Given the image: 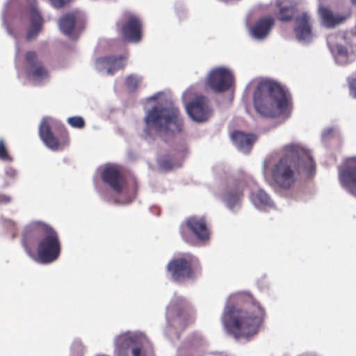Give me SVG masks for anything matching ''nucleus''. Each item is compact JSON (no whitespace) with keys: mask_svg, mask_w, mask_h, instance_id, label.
<instances>
[{"mask_svg":"<svg viewBox=\"0 0 356 356\" xmlns=\"http://www.w3.org/2000/svg\"><path fill=\"white\" fill-rule=\"evenodd\" d=\"M17 177V171L12 166H6L4 169V183L3 188L8 187L10 184L13 183Z\"/></svg>","mask_w":356,"mask_h":356,"instance_id":"7c9ffc66","label":"nucleus"},{"mask_svg":"<svg viewBox=\"0 0 356 356\" xmlns=\"http://www.w3.org/2000/svg\"><path fill=\"white\" fill-rule=\"evenodd\" d=\"M186 111H208L209 100L205 97H198L186 104Z\"/></svg>","mask_w":356,"mask_h":356,"instance_id":"c85d7f7f","label":"nucleus"},{"mask_svg":"<svg viewBox=\"0 0 356 356\" xmlns=\"http://www.w3.org/2000/svg\"><path fill=\"white\" fill-rule=\"evenodd\" d=\"M189 118L197 123L207 121L211 117V113H187Z\"/></svg>","mask_w":356,"mask_h":356,"instance_id":"473e14b6","label":"nucleus"},{"mask_svg":"<svg viewBox=\"0 0 356 356\" xmlns=\"http://www.w3.org/2000/svg\"><path fill=\"white\" fill-rule=\"evenodd\" d=\"M29 17L31 25L27 33V39L31 40L34 39L41 31L42 19L37 8L32 6L29 9Z\"/></svg>","mask_w":356,"mask_h":356,"instance_id":"393cba45","label":"nucleus"},{"mask_svg":"<svg viewBox=\"0 0 356 356\" xmlns=\"http://www.w3.org/2000/svg\"><path fill=\"white\" fill-rule=\"evenodd\" d=\"M234 79L231 72L225 67L216 68L208 75L207 83L215 92L227 90L233 84Z\"/></svg>","mask_w":356,"mask_h":356,"instance_id":"2eb2a0df","label":"nucleus"},{"mask_svg":"<svg viewBox=\"0 0 356 356\" xmlns=\"http://www.w3.org/2000/svg\"><path fill=\"white\" fill-rule=\"evenodd\" d=\"M186 228L191 231L202 245H206L209 243L211 232L207 225L204 217L191 216L186 220L185 224L181 225L180 234L184 241H188V238L185 233Z\"/></svg>","mask_w":356,"mask_h":356,"instance_id":"f8f14e48","label":"nucleus"},{"mask_svg":"<svg viewBox=\"0 0 356 356\" xmlns=\"http://www.w3.org/2000/svg\"><path fill=\"white\" fill-rule=\"evenodd\" d=\"M67 122L72 127L75 129H82L85 127L84 119L81 116L68 118Z\"/></svg>","mask_w":356,"mask_h":356,"instance_id":"f704fd0d","label":"nucleus"},{"mask_svg":"<svg viewBox=\"0 0 356 356\" xmlns=\"http://www.w3.org/2000/svg\"><path fill=\"white\" fill-rule=\"evenodd\" d=\"M85 347L82 342L76 339L73 341L71 345L70 356H83L85 353Z\"/></svg>","mask_w":356,"mask_h":356,"instance_id":"2f4dec72","label":"nucleus"},{"mask_svg":"<svg viewBox=\"0 0 356 356\" xmlns=\"http://www.w3.org/2000/svg\"><path fill=\"white\" fill-rule=\"evenodd\" d=\"M0 160L5 162H12L13 158L9 154L3 139H0Z\"/></svg>","mask_w":356,"mask_h":356,"instance_id":"c9c22d12","label":"nucleus"},{"mask_svg":"<svg viewBox=\"0 0 356 356\" xmlns=\"http://www.w3.org/2000/svg\"><path fill=\"white\" fill-rule=\"evenodd\" d=\"M353 4L356 5V0H351Z\"/></svg>","mask_w":356,"mask_h":356,"instance_id":"79ce46f5","label":"nucleus"},{"mask_svg":"<svg viewBox=\"0 0 356 356\" xmlns=\"http://www.w3.org/2000/svg\"><path fill=\"white\" fill-rule=\"evenodd\" d=\"M263 169L275 187L290 189L300 177L309 178L315 172V163L309 150L298 143L286 145L282 154H270L264 161Z\"/></svg>","mask_w":356,"mask_h":356,"instance_id":"f03ea898","label":"nucleus"},{"mask_svg":"<svg viewBox=\"0 0 356 356\" xmlns=\"http://www.w3.org/2000/svg\"><path fill=\"white\" fill-rule=\"evenodd\" d=\"M148 102H156L149 111H176L178 108L175 104L170 92H159L147 99Z\"/></svg>","mask_w":356,"mask_h":356,"instance_id":"aec40b11","label":"nucleus"},{"mask_svg":"<svg viewBox=\"0 0 356 356\" xmlns=\"http://www.w3.org/2000/svg\"><path fill=\"white\" fill-rule=\"evenodd\" d=\"M193 312L188 301L175 293L166 307L167 326L165 334L170 339H178L179 333L190 323Z\"/></svg>","mask_w":356,"mask_h":356,"instance_id":"39448f33","label":"nucleus"},{"mask_svg":"<svg viewBox=\"0 0 356 356\" xmlns=\"http://www.w3.org/2000/svg\"><path fill=\"white\" fill-rule=\"evenodd\" d=\"M166 275L170 281L184 284L195 281L201 274V265L198 258L191 253L175 255L165 268Z\"/></svg>","mask_w":356,"mask_h":356,"instance_id":"0eeeda50","label":"nucleus"},{"mask_svg":"<svg viewBox=\"0 0 356 356\" xmlns=\"http://www.w3.org/2000/svg\"><path fill=\"white\" fill-rule=\"evenodd\" d=\"M54 126L60 127L63 137L67 138V132L63 126H60L51 118H43L39 126V136L40 139L49 149L53 151L57 150L59 147V143L52 133V129Z\"/></svg>","mask_w":356,"mask_h":356,"instance_id":"4468645a","label":"nucleus"},{"mask_svg":"<svg viewBox=\"0 0 356 356\" xmlns=\"http://www.w3.org/2000/svg\"><path fill=\"white\" fill-rule=\"evenodd\" d=\"M230 138L238 152L248 154L251 152L253 144L257 140V136L252 134H245L241 131H234L231 134Z\"/></svg>","mask_w":356,"mask_h":356,"instance_id":"6ab92c4d","label":"nucleus"},{"mask_svg":"<svg viewBox=\"0 0 356 356\" xmlns=\"http://www.w3.org/2000/svg\"><path fill=\"white\" fill-rule=\"evenodd\" d=\"M257 182L250 189V200L254 207L261 211H268L276 209V206L270 195L263 189L255 188Z\"/></svg>","mask_w":356,"mask_h":356,"instance_id":"f3484780","label":"nucleus"},{"mask_svg":"<svg viewBox=\"0 0 356 356\" xmlns=\"http://www.w3.org/2000/svg\"><path fill=\"white\" fill-rule=\"evenodd\" d=\"M52 228L40 221H33L26 225L22 232V243L26 254L31 258L35 259V254L31 246L38 243Z\"/></svg>","mask_w":356,"mask_h":356,"instance_id":"9b49d317","label":"nucleus"},{"mask_svg":"<svg viewBox=\"0 0 356 356\" xmlns=\"http://www.w3.org/2000/svg\"><path fill=\"white\" fill-rule=\"evenodd\" d=\"M140 81L141 79L139 76L131 74L126 79V86L130 90H133L138 87Z\"/></svg>","mask_w":356,"mask_h":356,"instance_id":"e433bc0d","label":"nucleus"},{"mask_svg":"<svg viewBox=\"0 0 356 356\" xmlns=\"http://www.w3.org/2000/svg\"><path fill=\"white\" fill-rule=\"evenodd\" d=\"M26 70L28 76L35 84L41 83L48 76L46 68L42 65L34 51H29L26 55Z\"/></svg>","mask_w":356,"mask_h":356,"instance_id":"dca6fc26","label":"nucleus"},{"mask_svg":"<svg viewBox=\"0 0 356 356\" xmlns=\"http://www.w3.org/2000/svg\"><path fill=\"white\" fill-rule=\"evenodd\" d=\"M335 131V129L333 127H329L325 129L322 133V139L326 140L332 137Z\"/></svg>","mask_w":356,"mask_h":356,"instance_id":"58836bf2","label":"nucleus"},{"mask_svg":"<svg viewBox=\"0 0 356 356\" xmlns=\"http://www.w3.org/2000/svg\"><path fill=\"white\" fill-rule=\"evenodd\" d=\"M338 172L341 186L356 197V157L345 159Z\"/></svg>","mask_w":356,"mask_h":356,"instance_id":"ddd939ff","label":"nucleus"},{"mask_svg":"<svg viewBox=\"0 0 356 356\" xmlns=\"http://www.w3.org/2000/svg\"><path fill=\"white\" fill-rule=\"evenodd\" d=\"M60 253V243L56 232L51 229L39 240L35 259L40 264H48L56 261Z\"/></svg>","mask_w":356,"mask_h":356,"instance_id":"9d476101","label":"nucleus"},{"mask_svg":"<svg viewBox=\"0 0 356 356\" xmlns=\"http://www.w3.org/2000/svg\"><path fill=\"white\" fill-rule=\"evenodd\" d=\"M141 24L135 16L129 17L127 22L122 27L124 38L132 42H138L140 40Z\"/></svg>","mask_w":356,"mask_h":356,"instance_id":"4be33fe9","label":"nucleus"},{"mask_svg":"<svg viewBox=\"0 0 356 356\" xmlns=\"http://www.w3.org/2000/svg\"><path fill=\"white\" fill-rule=\"evenodd\" d=\"M12 200V197L9 195L0 193V204H8Z\"/></svg>","mask_w":356,"mask_h":356,"instance_id":"ea45409f","label":"nucleus"},{"mask_svg":"<svg viewBox=\"0 0 356 356\" xmlns=\"http://www.w3.org/2000/svg\"><path fill=\"white\" fill-rule=\"evenodd\" d=\"M274 24V19L264 17L259 19L251 29V34L256 39L261 40L268 36Z\"/></svg>","mask_w":356,"mask_h":356,"instance_id":"b1692460","label":"nucleus"},{"mask_svg":"<svg viewBox=\"0 0 356 356\" xmlns=\"http://www.w3.org/2000/svg\"><path fill=\"white\" fill-rule=\"evenodd\" d=\"M76 19L77 16L74 13H69L63 15L58 22L60 31L65 35L70 34L74 29Z\"/></svg>","mask_w":356,"mask_h":356,"instance_id":"cd10ccee","label":"nucleus"},{"mask_svg":"<svg viewBox=\"0 0 356 356\" xmlns=\"http://www.w3.org/2000/svg\"><path fill=\"white\" fill-rule=\"evenodd\" d=\"M114 353L116 356H150L153 344L141 331H126L115 337Z\"/></svg>","mask_w":356,"mask_h":356,"instance_id":"20e7f679","label":"nucleus"},{"mask_svg":"<svg viewBox=\"0 0 356 356\" xmlns=\"http://www.w3.org/2000/svg\"><path fill=\"white\" fill-rule=\"evenodd\" d=\"M3 225L11 232L12 237L14 238L17 234L16 223L10 219L3 220Z\"/></svg>","mask_w":356,"mask_h":356,"instance_id":"4c0bfd02","label":"nucleus"},{"mask_svg":"<svg viewBox=\"0 0 356 356\" xmlns=\"http://www.w3.org/2000/svg\"><path fill=\"white\" fill-rule=\"evenodd\" d=\"M143 129L145 139L171 136L181 131L182 121L176 113H147Z\"/></svg>","mask_w":356,"mask_h":356,"instance_id":"423d86ee","label":"nucleus"},{"mask_svg":"<svg viewBox=\"0 0 356 356\" xmlns=\"http://www.w3.org/2000/svg\"><path fill=\"white\" fill-rule=\"evenodd\" d=\"M349 87L350 95L356 97V79H353L350 81Z\"/></svg>","mask_w":356,"mask_h":356,"instance_id":"a19ab883","label":"nucleus"},{"mask_svg":"<svg viewBox=\"0 0 356 356\" xmlns=\"http://www.w3.org/2000/svg\"><path fill=\"white\" fill-rule=\"evenodd\" d=\"M312 26L311 17L307 13H302L296 18L294 32L299 41L309 42L312 40Z\"/></svg>","mask_w":356,"mask_h":356,"instance_id":"a211bd4d","label":"nucleus"},{"mask_svg":"<svg viewBox=\"0 0 356 356\" xmlns=\"http://www.w3.org/2000/svg\"><path fill=\"white\" fill-rule=\"evenodd\" d=\"M257 111H289L293 109L291 95L276 82L266 80L259 83L254 93Z\"/></svg>","mask_w":356,"mask_h":356,"instance_id":"7ed1b4c3","label":"nucleus"},{"mask_svg":"<svg viewBox=\"0 0 356 356\" xmlns=\"http://www.w3.org/2000/svg\"><path fill=\"white\" fill-rule=\"evenodd\" d=\"M276 6L279 8L277 18L282 22L290 21L295 13V6L288 1H277Z\"/></svg>","mask_w":356,"mask_h":356,"instance_id":"bb28decb","label":"nucleus"},{"mask_svg":"<svg viewBox=\"0 0 356 356\" xmlns=\"http://www.w3.org/2000/svg\"><path fill=\"white\" fill-rule=\"evenodd\" d=\"M333 51L337 53L336 60L339 63L346 64L347 63L348 52L343 46L337 45Z\"/></svg>","mask_w":356,"mask_h":356,"instance_id":"72a5a7b5","label":"nucleus"},{"mask_svg":"<svg viewBox=\"0 0 356 356\" xmlns=\"http://www.w3.org/2000/svg\"><path fill=\"white\" fill-rule=\"evenodd\" d=\"M260 122L269 124L271 127L284 122L290 116V113H255Z\"/></svg>","mask_w":356,"mask_h":356,"instance_id":"a878e982","label":"nucleus"},{"mask_svg":"<svg viewBox=\"0 0 356 356\" xmlns=\"http://www.w3.org/2000/svg\"><path fill=\"white\" fill-rule=\"evenodd\" d=\"M264 318V308L252 295L239 291L227 298L220 320L227 335L248 342L257 334Z\"/></svg>","mask_w":356,"mask_h":356,"instance_id":"f257e3e1","label":"nucleus"},{"mask_svg":"<svg viewBox=\"0 0 356 356\" xmlns=\"http://www.w3.org/2000/svg\"><path fill=\"white\" fill-rule=\"evenodd\" d=\"M158 164L161 170L166 171L181 166V161L172 159L170 156H165L158 159Z\"/></svg>","mask_w":356,"mask_h":356,"instance_id":"c756f323","label":"nucleus"},{"mask_svg":"<svg viewBox=\"0 0 356 356\" xmlns=\"http://www.w3.org/2000/svg\"><path fill=\"white\" fill-rule=\"evenodd\" d=\"M125 59L126 58L122 56L101 58L97 59L96 67L99 72L112 75L116 70L125 65Z\"/></svg>","mask_w":356,"mask_h":356,"instance_id":"412c9836","label":"nucleus"},{"mask_svg":"<svg viewBox=\"0 0 356 356\" xmlns=\"http://www.w3.org/2000/svg\"><path fill=\"white\" fill-rule=\"evenodd\" d=\"M102 181L112 190L113 195L107 196L101 192L102 197L110 202L119 205H126L131 203L135 198L133 191L127 188L126 181L122 173L113 165H106L102 172Z\"/></svg>","mask_w":356,"mask_h":356,"instance_id":"6e6552de","label":"nucleus"},{"mask_svg":"<svg viewBox=\"0 0 356 356\" xmlns=\"http://www.w3.org/2000/svg\"><path fill=\"white\" fill-rule=\"evenodd\" d=\"M254 184L255 180L250 175L241 171L227 181L218 194V197L229 210L236 212L241 206L243 188L252 187Z\"/></svg>","mask_w":356,"mask_h":356,"instance_id":"1a4fd4ad","label":"nucleus"},{"mask_svg":"<svg viewBox=\"0 0 356 356\" xmlns=\"http://www.w3.org/2000/svg\"><path fill=\"white\" fill-rule=\"evenodd\" d=\"M323 24L327 28H333L342 24L349 17L348 14L333 13L330 9L321 7L318 10Z\"/></svg>","mask_w":356,"mask_h":356,"instance_id":"5701e85b","label":"nucleus"}]
</instances>
